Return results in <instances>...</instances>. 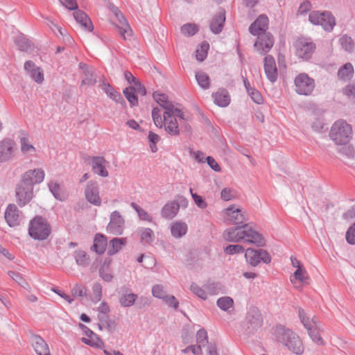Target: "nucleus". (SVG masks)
I'll return each instance as SVG.
<instances>
[{
  "instance_id": "6e6552de",
  "label": "nucleus",
  "mask_w": 355,
  "mask_h": 355,
  "mask_svg": "<svg viewBox=\"0 0 355 355\" xmlns=\"http://www.w3.org/2000/svg\"><path fill=\"white\" fill-rule=\"evenodd\" d=\"M176 116L184 119L183 112L175 108L170 113L164 112V125L165 130L172 135H178L180 133Z\"/></svg>"
},
{
  "instance_id": "4be33fe9",
  "label": "nucleus",
  "mask_w": 355,
  "mask_h": 355,
  "mask_svg": "<svg viewBox=\"0 0 355 355\" xmlns=\"http://www.w3.org/2000/svg\"><path fill=\"white\" fill-rule=\"evenodd\" d=\"M124 221L118 211H114L111 215L110 222L107 226V230L114 234H121Z\"/></svg>"
},
{
  "instance_id": "58836bf2",
  "label": "nucleus",
  "mask_w": 355,
  "mask_h": 355,
  "mask_svg": "<svg viewBox=\"0 0 355 355\" xmlns=\"http://www.w3.org/2000/svg\"><path fill=\"white\" fill-rule=\"evenodd\" d=\"M244 85L245 89L248 91V93L249 96L251 97L252 100L257 103V104H261L263 102V98L261 93L257 91L256 89L251 87L250 83L247 79H244Z\"/></svg>"
},
{
  "instance_id": "473e14b6",
  "label": "nucleus",
  "mask_w": 355,
  "mask_h": 355,
  "mask_svg": "<svg viewBox=\"0 0 355 355\" xmlns=\"http://www.w3.org/2000/svg\"><path fill=\"white\" fill-rule=\"evenodd\" d=\"M225 21V15L223 10L220 11L211 21L210 28L214 33H218L222 31Z\"/></svg>"
},
{
  "instance_id": "f257e3e1",
  "label": "nucleus",
  "mask_w": 355,
  "mask_h": 355,
  "mask_svg": "<svg viewBox=\"0 0 355 355\" xmlns=\"http://www.w3.org/2000/svg\"><path fill=\"white\" fill-rule=\"evenodd\" d=\"M277 340L291 353L302 355L304 352V345L300 337L290 329H279Z\"/></svg>"
},
{
  "instance_id": "412c9836",
  "label": "nucleus",
  "mask_w": 355,
  "mask_h": 355,
  "mask_svg": "<svg viewBox=\"0 0 355 355\" xmlns=\"http://www.w3.org/2000/svg\"><path fill=\"white\" fill-rule=\"evenodd\" d=\"M268 19L267 16L261 15L250 26V32L254 35L259 36L266 33L265 31L268 28Z\"/></svg>"
},
{
  "instance_id": "72a5a7b5",
  "label": "nucleus",
  "mask_w": 355,
  "mask_h": 355,
  "mask_svg": "<svg viewBox=\"0 0 355 355\" xmlns=\"http://www.w3.org/2000/svg\"><path fill=\"white\" fill-rule=\"evenodd\" d=\"M107 245V239L103 234H97L94 239L92 250L98 254H103Z\"/></svg>"
},
{
  "instance_id": "6ab92c4d",
  "label": "nucleus",
  "mask_w": 355,
  "mask_h": 355,
  "mask_svg": "<svg viewBox=\"0 0 355 355\" xmlns=\"http://www.w3.org/2000/svg\"><path fill=\"white\" fill-rule=\"evenodd\" d=\"M152 293L154 297L164 300L169 306L175 309L178 308V302L175 297L167 295L166 291L162 286L159 284L154 286L152 288Z\"/></svg>"
},
{
  "instance_id": "a18cd8bd",
  "label": "nucleus",
  "mask_w": 355,
  "mask_h": 355,
  "mask_svg": "<svg viewBox=\"0 0 355 355\" xmlns=\"http://www.w3.org/2000/svg\"><path fill=\"white\" fill-rule=\"evenodd\" d=\"M141 241L145 243H149L154 239V233L150 228H143L139 232Z\"/></svg>"
},
{
  "instance_id": "dca6fc26",
  "label": "nucleus",
  "mask_w": 355,
  "mask_h": 355,
  "mask_svg": "<svg viewBox=\"0 0 355 355\" xmlns=\"http://www.w3.org/2000/svg\"><path fill=\"white\" fill-rule=\"evenodd\" d=\"M80 328L83 331V336L82 337V341L90 346L101 348L103 346V343L98 337V336L88 329L85 325L83 324H79Z\"/></svg>"
},
{
  "instance_id": "bb28decb",
  "label": "nucleus",
  "mask_w": 355,
  "mask_h": 355,
  "mask_svg": "<svg viewBox=\"0 0 355 355\" xmlns=\"http://www.w3.org/2000/svg\"><path fill=\"white\" fill-rule=\"evenodd\" d=\"M24 69L31 78L37 83H42L44 80V75L40 68L36 67L31 61L24 64Z\"/></svg>"
},
{
  "instance_id": "423d86ee",
  "label": "nucleus",
  "mask_w": 355,
  "mask_h": 355,
  "mask_svg": "<svg viewBox=\"0 0 355 355\" xmlns=\"http://www.w3.org/2000/svg\"><path fill=\"white\" fill-rule=\"evenodd\" d=\"M295 90L300 95L308 96L315 88V81L306 73L298 74L294 79Z\"/></svg>"
},
{
  "instance_id": "774afa93",
  "label": "nucleus",
  "mask_w": 355,
  "mask_h": 355,
  "mask_svg": "<svg viewBox=\"0 0 355 355\" xmlns=\"http://www.w3.org/2000/svg\"><path fill=\"white\" fill-rule=\"evenodd\" d=\"M220 196L223 200L228 201L233 198L234 194L230 189L225 188L221 191Z\"/></svg>"
},
{
  "instance_id": "c9c22d12",
  "label": "nucleus",
  "mask_w": 355,
  "mask_h": 355,
  "mask_svg": "<svg viewBox=\"0 0 355 355\" xmlns=\"http://www.w3.org/2000/svg\"><path fill=\"white\" fill-rule=\"evenodd\" d=\"M187 225L181 221H176L171 226V232L173 236L179 239L185 235L187 232Z\"/></svg>"
},
{
  "instance_id": "a878e982",
  "label": "nucleus",
  "mask_w": 355,
  "mask_h": 355,
  "mask_svg": "<svg viewBox=\"0 0 355 355\" xmlns=\"http://www.w3.org/2000/svg\"><path fill=\"white\" fill-rule=\"evenodd\" d=\"M223 238L230 242H239L243 241V225L240 227L230 228L223 232Z\"/></svg>"
},
{
  "instance_id": "49530a36",
  "label": "nucleus",
  "mask_w": 355,
  "mask_h": 355,
  "mask_svg": "<svg viewBox=\"0 0 355 355\" xmlns=\"http://www.w3.org/2000/svg\"><path fill=\"white\" fill-rule=\"evenodd\" d=\"M152 117L154 121L155 125L158 128H162L164 125V116H162L161 110L157 108H153L152 111Z\"/></svg>"
},
{
  "instance_id": "e2e57ef3",
  "label": "nucleus",
  "mask_w": 355,
  "mask_h": 355,
  "mask_svg": "<svg viewBox=\"0 0 355 355\" xmlns=\"http://www.w3.org/2000/svg\"><path fill=\"white\" fill-rule=\"evenodd\" d=\"M207 294L210 295H217L218 293V291L220 290V287L218 284L211 283L206 285Z\"/></svg>"
},
{
  "instance_id": "f8f14e48",
  "label": "nucleus",
  "mask_w": 355,
  "mask_h": 355,
  "mask_svg": "<svg viewBox=\"0 0 355 355\" xmlns=\"http://www.w3.org/2000/svg\"><path fill=\"white\" fill-rule=\"evenodd\" d=\"M146 89L140 83H135L123 90V94L132 106L138 104L137 96L146 95Z\"/></svg>"
},
{
  "instance_id": "c756f323",
  "label": "nucleus",
  "mask_w": 355,
  "mask_h": 355,
  "mask_svg": "<svg viewBox=\"0 0 355 355\" xmlns=\"http://www.w3.org/2000/svg\"><path fill=\"white\" fill-rule=\"evenodd\" d=\"M92 169L94 172L102 177H107L108 171L106 169V161L102 157H96L92 159Z\"/></svg>"
},
{
  "instance_id": "cd10ccee",
  "label": "nucleus",
  "mask_w": 355,
  "mask_h": 355,
  "mask_svg": "<svg viewBox=\"0 0 355 355\" xmlns=\"http://www.w3.org/2000/svg\"><path fill=\"white\" fill-rule=\"evenodd\" d=\"M49 189L53 196L60 200H64L67 196V192L64 187L55 180H51L48 184Z\"/></svg>"
},
{
  "instance_id": "e433bc0d",
  "label": "nucleus",
  "mask_w": 355,
  "mask_h": 355,
  "mask_svg": "<svg viewBox=\"0 0 355 355\" xmlns=\"http://www.w3.org/2000/svg\"><path fill=\"white\" fill-rule=\"evenodd\" d=\"M299 316L301 320V322L304 324V327L308 331L311 327H314L316 326H318L319 321L318 319L314 316H310L306 313L304 312L303 310L299 311Z\"/></svg>"
},
{
  "instance_id": "680f3d73",
  "label": "nucleus",
  "mask_w": 355,
  "mask_h": 355,
  "mask_svg": "<svg viewBox=\"0 0 355 355\" xmlns=\"http://www.w3.org/2000/svg\"><path fill=\"white\" fill-rule=\"evenodd\" d=\"M346 239L349 244H355V223L348 229Z\"/></svg>"
},
{
  "instance_id": "ddd939ff",
  "label": "nucleus",
  "mask_w": 355,
  "mask_h": 355,
  "mask_svg": "<svg viewBox=\"0 0 355 355\" xmlns=\"http://www.w3.org/2000/svg\"><path fill=\"white\" fill-rule=\"evenodd\" d=\"M243 239L247 243L263 246L266 244L263 237L249 225H243Z\"/></svg>"
},
{
  "instance_id": "393cba45",
  "label": "nucleus",
  "mask_w": 355,
  "mask_h": 355,
  "mask_svg": "<svg viewBox=\"0 0 355 355\" xmlns=\"http://www.w3.org/2000/svg\"><path fill=\"white\" fill-rule=\"evenodd\" d=\"M32 346L37 355H51L47 343L40 336L32 338Z\"/></svg>"
},
{
  "instance_id": "603ef678",
  "label": "nucleus",
  "mask_w": 355,
  "mask_h": 355,
  "mask_svg": "<svg viewBox=\"0 0 355 355\" xmlns=\"http://www.w3.org/2000/svg\"><path fill=\"white\" fill-rule=\"evenodd\" d=\"M103 89L107 95L115 101H119L121 99V96L119 92H117L113 87L110 85H105Z\"/></svg>"
},
{
  "instance_id": "f3484780",
  "label": "nucleus",
  "mask_w": 355,
  "mask_h": 355,
  "mask_svg": "<svg viewBox=\"0 0 355 355\" xmlns=\"http://www.w3.org/2000/svg\"><path fill=\"white\" fill-rule=\"evenodd\" d=\"M4 218L10 227H16L20 224V211L14 204H10L6 209Z\"/></svg>"
},
{
  "instance_id": "9d476101",
  "label": "nucleus",
  "mask_w": 355,
  "mask_h": 355,
  "mask_svg": "<svg viewBox=\"0 0 355 355\" xmlns=\"http://www.w3.org/2000/svg\"><path fill=\"white\" fill-rule=\"evenodd\" d=\"M309 21L314 25H320L324 29L330 31L335 25V19L329 12L313 11L309 15Z\"/></svg>"
},
{
  "instance_id": "c85d7f7f",
  "label": "nucleus",
  "mask_w": 355,
  "mask_h": 355,
  "mask_svg": "<svg viewBox=\"0 0 355 355\" xmlns=\"http://www.w3.org/2000/svg\"><path fill=\"white\" fill-rule=\"evenodd\" d=\"M73 16L77 23H78L85 31L89 32L93 31L92 21L84 12L78 10L74 12Z\"/></svg>"
},
{
  "instance_id": "0e129e2a",
  "label": "nucleus",
  "mask_w": 355,
  "mask_h": 355,
  "mask_svg": "<svg viewBox=\"0 0 355 355\" xmlns=\"http://www.w3.org/2000/svg\"><path fill=\"white\" fill-rule=\"evenodd\" d=\"M343 94L349 98H355V85H348L343 89Z\"/></svg>"
},
{
  "instance_id": "4468645a",
  "label": "nucleus",
  "mask_w": 355,
  "mask_h": 355,
  "mask_svg": "<svg viewBox=\"0 0 355 355\" xmlns=\"http://www.w3.org/2000/svg\"><path fill=\"white\" fill-rule=\"evenodd\" d=\"M45 173L42 168H35L26 171L22 176L21 182L33 187L34 184L43 182Z\"/></svg>"
},
{
  "instance_id": "5701e85b",
  "label": "nucleus",
  "mask_w": 355,
  "mask_h": 355,
  "mask_svg": "<svg viewBox=\"0 0 355 355\" xmlns=\"http://www.w3.org/2000/svg\"><path fill=\"white\" fill-rule=\"evenodd\" d=\"M85 198L91 204L100 206L101 198L99 196L98 187L94 183L87 184L85 191Z\"/></svg>"
},
{
  "instance_id": "3c124183",
  "label": "nucleus",
  "mask_w": 355,
  "mask_h": 355,
  "mask_svg": "<svg viewBox=\"0 0 355 355\" xmlns=\"http://www.w3.org/2000/svg\"><path fill=\"white\" fill-rule=\"evenodd\" d=\"M148 140L150 148L153 153H155L157 151V147L156 146L157 143H158L160 140V137L158 135L150 131L148 133Z\"/></svg>"
},
{
  "instance_id": "864d4df0",
  "label": "nucleus",
  "mask_w": 355,
  "mask_h": 355,
  "mask_svg": "<svg viewBox=\"0 0 355 355\" xmlns=\"http://www.w3.org/2000/svg\"><path fill=\"white\" fill-rule=\"evenodd\" d=\"M76 263L80 266H86L89 263L88 255L83 251H78L75 255Z\"/></svg>"
},
{
  "instance_id": "a19ab883",
  "label": "nucleus",
  "mask_w": 355,
  "mask_h": 355,
  "mask_svg": "<svg viewBox=\"0 0 355 355\" xmlns=\"http://www.w3.org/2000/svg\"><path fill=\"white\" fill-rule=\"evenodd\" d=\"M308 334L312 340L319 345H323L325 344L324 340L320 335V325L318 323V326L311 327L308 331Z\"/></svg>"
},
{
  "instance_id": "aec40b11",
  "label": "nucleus",
  "mask_w": 355,
  "mask_h": 355,
  "mask_svg": "<svg viewBox=\"0 0 355 355\" xmlns=\"http://www.w3.org/2000/svg\"><path fill=\"white\" fill-rule=\"evenodd\" d=\"M15 150V143L12 140L6 139L0 142V162H6L11 159Z\"/></svg>"
},
{
  "instance_id": "7c9ffc66",
  "label": "nucleus",
  "mask_w": 355,
  "mask_h": 355,
  "mask_svg": "<svg viewBox=\"0 0 355 355\" xmlns=\"http://www.w3.org/2000/svg\"><path fill=\"white\" fill-rule=\"evenodd\" d=\"M215 104L220 107H226L230 103V96L228 92L224 89H220L212 94Z\"/></svg>"
},
{
  "instance_id": "8fccbe9b",
  "label": "nucleus",
  "mask_w": 355,
  "mask_h": 355,
  "mask_svg": "<svg viewBox=\"0 0 355 355\" xmlns=\"http://www.w3.org/2000/svg\"><path fill=\"white\" fill-rule=\"evenodd\" d=\"M137 295L133 293L123 295L120 298V303L123 306H131L134 304Z\"/></svg>"
},
{
  "instance_id": "2eb2a0df",
  "label": "nucleus",
  "mask_w": 355,
  "mask_h": 355,
  "mask_svg": "<svg viewBox=\"0 0 355 355\" xmlns=\"http://www.w3.org/2000/svg\"><path fill=\"white\" fill-rule=\"evenodd\" d=\"M273 38L269 33H263L258 36L257 41L254 43L255 50L263 54L268 52L273 46Z\"/></svg>"
},
{
  "instance_id": "bf43d9fd",
  "label": "nucleus",
  "mask_w": 355,
  "mask_h": 355,
  "mask_svg": "<svg viewBox=\"0 0 355 355\" xmlns=\"http://www.w3.org/2000/svg\"><path fill=\"white\" fill-rule=\"evenodd\" d=\"M340 44L343 46V48L347 51H350L352 50L354 47V44L352 42V40L351 37L347 36H343L340 39Z\"/></svg>"
},
{
  "instance_id": "f704fd0d",
  "label": "nucleus",
  "mask_w": 355,
  "mask_h": 355,
  "mask_svg": "<svg viewBox=\"0 0 355 355\" xmlns=\"http://www.w3.org/2000/svg\"><path fill=\"white\" fill-rule=\"evenodd\" d=\"M179 208V205L177 202L167 203L162 209V215L165 218L171 219L177 215Z\"/></svg>"
},
{
  "instance_id": "a211bd4d",
  "label": "nucleus",
  "mask_w": 355,
  "mask_h": 355,
  "mask_svg": "<svg viewBox=\"0 0 355 355\" xmlns=\"http://www.w3.org/2000/svg\"><path fill=\"white\" fill-rule=\"evenodd\" d=\"M16 196L18 202L20 205H25L31 201L33 198V187L23 182L17 186L16 189Z\"/></svg>"
},
{
  "instance_id": "20e7f679",
  "label": "nucleus",
  "mask_w": 355,
  "mask_h": 355,
  "mask_svg": "<svg viewBox=\"0 0 355 355\" xmlns=\"http://www.w3.org/2000/svg\"><path fill=\"white\" fill-rule=\"evenodd\" d=\"M291 265L295 269L291 276V282L294 288L301 290L310 284L311 278L304 265L295 257H291Z\"/></svg>"
},
{
  "instance_id": "338daca9",
  "label": "nucleus",
  "mask_w": 355,
  "mask_h": 355,
  "mask_svg": "<svg viewBox=\"0 0 355 355\" xmlns=\"http://www.w3.org/2000/svg\"><path fill=\"white\" fill-rule=\"evenodd\" d=\"M16 43L21 51H27L31 46L28 41L22 37L17 40Z\"/></svg>"
},
{
  "instance_id": "39448f33",
  "label": "nucleus",
  "mask_w": 355,
  "mask_h": 355,
  "mask_svg": "<svg viewBox=\"0 0 355 355\" xmlns=\"http://www.w3.org/2000/svg\"><path fill=\"white\" fill-rule=\"evenodd\" d=\"M110 18L115 25L117 32L124 39L128 40L132 36V30L120 10L115 7L111 8Z\"/></svg>"
},
{
  "instance_id": "4c0bfd02",
  "label": "nucleus",
  "mask_w": 355,
  "mask_h": 355,
  "mask_svg": "<svg viewBox=\"0 0 355 355\" xmlns=\"http://www.w3.org/2000/svg\"><path fill=\"white\" fill-rule=\"evenodd\" d=\"M127 243L125 238H114L109 243L107 253L113 255L118 252Z\"/></svg>"
},
{
  "instance_id": "69168bd1",
  "label": "nucleus",
  "mask_w": 355,
  "mask_h": 355,
  "mask_svg": "<svg viewBox=\"0 0 355 355\" xmlns=\"http://www.w3.org/2000/svg\"><path fill=\"white\" fill-rule=\"evenodd\" d=\"M201 345H191L185 348L182 350V352L184 354H187L189 352H191L193 354L198 355L201 353Z\"/></svg>"
},
{
  "instance_id": "ea45409f",
  "label": "nucleus",
  "mask_w": 355,
  "mask_h": 355,
  "mask_svg": "<svg viewBox=\"0 0 355 355\" xmlns=\"http://www.w3.org/2000/svg\"><path fill=\"white\" fill-rule=\"evenodd\" d=\"M354 73V67L351 63H347L343 66L338 72L339 79L346 80L350 79Z\"/></svg>"
},
{
  "instance_id": "6e6d98bb",
  "label": "nucleus",
  "mask_w": 355,
  "mask_h": 355,
  "mask_svg": "<svg viewBox=\"0 0 355 355\" xmlns=\"http://www.w3.org/2000/svg\"><path fill=\"white\" fill-rule=\"evenodd\" d=\"M190 192L191 193L192 198L195 202L196 205L200 209H205L207 207V203L205 200V199L198 195L197 193H193L192 189H190Z\"/></svg>"
},
{
  "instance_id": "79ce46f5",
  "label": "nucleus",
  "mask_w": 355,
  "mask_h": 355,
  "mask_svg": "<svg viewBox=\"0 0 355 355\" xmlns=\"http://www.w3.org/2000/svg\"><path fill=\"white\" fill-rule=\"evenodd\" d=\"M196 79L200 87L204 89H209L210 87V78L209 76L204 72H198L196 74Z\"/></svg>"
},
{
  "instance_id": "052dcab7",
  "label": "nucleus",
  "mask_w": 355,
  "mask_h": 355,
  "mask_svg": "<svg viewBox=\"0 0 355 355\" xmlns=\"http://www.w3.org/2000/svg\"><path fill=\"white\" fill-rule=\"evenodd\" d=\"M196 340L198 345L205 346L207 343V334L204 329H200L197 332Z\"/></svg>"
},
{
  "instance_id": "09e8293b",
  "label": "nucleus",
  "mask_w": 355,
  "mask_h": 355,
  "mask_svg": "<svg viewBox=\"0 0 355 355\" xmlns=\"http://www.w3.org/2000/svg\"><path fill=\"white\" fill-rule=\"evenodd\" d=\"M198 31L197 25L194 24H187L181 27V32L185 36H192Z\"/></svg>"
},
{
  "instance_id": "de8ad7c7",
  "label": "nucleus",
  "mask_w": 355,
  "mask_h": 355,
  "mask_svg": "<svg viewBox=\"0 0 355 355\" xmlns=\"http://www.w3.org/2000/svg\"><path fill=\"white\" fill-rule=\"evenodd\" d=\"M131 207L137 211L141 220L148 222H150L152 220V217L148 214V212L137 205L135 202H132Z\"/></svg>"
},
{
  "instance_id": "0eeeda50",
  "label": "nucleus",
  "mask_w": 355,
  "mask_h": 355,
  "mask_svg": "<svg viewBox=\"0 0 355 355\" xmlns=\"http://www.w3.org/2000/svg\"><path fill=\"white\" fill-rule=\"evenodd\" d=\"M245 258L247 263L252 266H257L261 261L264 263H269L271 261L270 255L263 249L248 248L245 253Z\"/></svg>"
},
{
  "instance_id": "7ed1b4c3",
  "label": "nucleus",
  "mask_w": 355,
  "mask_h": 355,
  "mask_svg": "<svg viewBox=\"0 0 355 355\" xmlns=\"http://www.w3.org/2000/svg\"><path fill=\"white\" fill-rule=\"evenodd\" d=\"M51 226L41 216H35L30 220L28 226L29 236L35 240L46 239L51 234Z\"/></svg>"
},
{
  "instance_id": "9b49d317",
  "label": "nucleus",
  "mask_w": 355,
  "mask_h": 355,
  "mask_svg": "<svg viewBox=\"0 0 355 355\" xmlns=\"http://www.w3.org/2000/svg\"><path fill=\"white\" fill-rule=\"evenodd\" d=\"M223 213L225 219L234 225H241L246 220L244 209L235 205L225 209Z\"/></svg>"
},
{
  "instance_id": "2f4dec72",
  "label": "nucleus",
  "mask_w": 355,
  "mask_h": 355,
  "mask_svg": "<svg viewBox=\"0 0 355 355\" xmlns=\"http://www.w3.org/2000/svg\"><path fill=\"white\" fill-rule=\"evenodd\" d=\"M153 98L167 114L172 112L173 109H175L173 104L168 100V96L166 94L157 92L153 94Z\"/></svg>"
},
{
  "instance_id": "c03bdc74",
  "label": "nucleus",
  "mask_w": 355,
  "mask_h": 355,
  "mask_svg": "<svg viewBox=\"0 0 355 355\" xmlns=\"http://www.w3.org/2000/svg\"><path fill=\"white\" fill-rule=\"evenodd\" d=\"M209 45L207 42H202L196 51V56L197 60L202 61L207 55Z\"/></svg>"
},
{
  "instance_id": "f03ea898",
  "label": "nucleus",
  "mask_w": 355,
  "mask_h": 355,
  "mask_svg": "<svg viewBox=\"0 0 355 355\" xmlns=\"http://www.w3.org/2000/svg\"><path fill=\"white\" fill-rule=\"evenodd\" d=\"M352 134V125L347 121L340 119L332 125L329 137L337 145H345L350 141Z\"/></svg>"
},
{
  "instance_id": "37998d69",
  "label": "nucleus",
  "mask_w": 355,
  "mask_h": 355,
  "mask_svg": "<svg viewBox=\"0 0 355 355\" xmlns=\"http://www.w3.org/2000/svg\"><path fill=\"white\" fill-rule=\"evenodd\" d=\"M218 306L223 311H229L233 308L234 301L230 297H223L217 300Z\"/></svg>"
},
{
  "instance_id": "5fc2aeb1",
  "label": "nucleus",
  "mask_w": 355,
  "mask_h": 355,
  "mask_svg": "<svg viewBox=\"0 0 355 355\" xmlns=\"http://www.w3.org/2000/svg\"><path fill=\"white\" fill-rule=\"evenodd\" d=\"M244 251V248L241 245H230L225 248V252L227 254L232 255L241 254Z\"/></svg>"
},
{
  "instance_id": "1a4fd4ad",
  "label": "nucleus",
  "mask_w": 355,
  "mask_h": 355,
  "mask_svg": "<svg viewBox=\"0 0 355 355\" xmlns=\"http://www.w3.org/2000/svg\"><path fill=\"white\" fill-rule=\"evenodd\" d=\"M295 54L302 60H309L313 53L315 46L309 38H298L295 42Z\"/></svg>"
},
{
  "instance_id": "b1692460",
  "label": "nucleus",
  "mask_w": 355,
  "mask_h": 355,
  "mask_svg": "<svg viewBox=\"0 0 355 355\" xmlns=\"http://www.w3.org/2000/svg\"><path fill=\"white\" fill-rule=\"evenodd\" d=\"M264 69L267 78L272 83L276 81L278 76L277 69L275 59L271 55L266 56Z\"/></svg>"
},
{
  "instance_id": "13d9d810",
  "label": "nucleus",
  "mask_w": 355,
  "mask_h": 355,
  "mask_svg": "<svg viewBox=\"0 0 355 355\" xmlns=\"http://www.w3.org/2000/svg\"><path fill=\"white\" fill-rule=\"evenodd\" d=\"M21 150L23 153H29L35 151V147L31 144L29 140L26 137H22L20 140Z\"/></svg>"
},
{
  "instance_id": "4d7b16f0",
  "label": "nucleus",
  "mask_w": 355,
  "mask_h": 355,
  "mask_svg": "<svg viewBox=\"0 0 355 355\" xmlns=\"http://www.w3.org/2000/svg\"><path fill=\"white\" fill-rule=\"evenodd\" d=\"M191 291L196 295L198 297L206 300L207 298V294L205 291H204L202 288H200L198 285L193 283L191 285L190 287Z\"/></svg>"
}]
</instances>
